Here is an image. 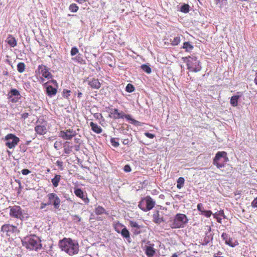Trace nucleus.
Masks as SVG:
<instances>
[{
  "mask_svg": "<svg viewBox=\"0 0 257 257\" xmlns=\"http://www.w3.org/2000/svg\"><path fill=\"white\" fill-rule=\"evenodd\" d=\"M30 172V171L27 169H24L22 170V173L24 175H27L29 174Z\"/></svg>",
  "mask_w": 257,
  "mask_h": 257,
  "instance_id": "6e6d98bb",
  "label": "nucleus"
},
{
  "mask_svg": "<svg viewBox=\"0 0 257 257\" xmlns=\"http://www.w3.org/2000/svg\"><path fill=\"white\" fill-rule=\"evenodd\" d=\"M120 233H121V235H122V236L123 238H125L126 240L128 242H131V237H130V232L126 229V228L125 227H124L123 228V229L121 231V232Z\"/></svg>",
  "mask_w": 257,
  "mask_h": 257,
  "instance_id": "aec40b11",
  "label": "nucleus"
},
{
  "mask_svg": "<svg viewBox=\"0 0 257 257\" xmlns=\"http://www.w3.org/2000/svg\"><path fill=\"white\" fill-rule=\"evenodd\" d=\"M35 131L37 134L40 135H43L47 132L46 126L45 125H37L35 127Z\"/></svg>",
  "mask_w": 257,
  "mask_h": 257,
  "instance_id": "6ab92c4d",
  "label": "nucleus"
},
{
  "mask_svg": "<svg viewBox=\"0 0 257 257\" xmlns=\"http://www.w3.org/2000/svg\"><path fill=\"white\" fill-rule=\"evenodd\" d=\"M72 59L74 61H75L78 62V63H81V61H83L82 58L80 54H79L75 57L72 58Z\"/></svg>",
  "mask_w": 257,
  "mask_h": 257,
  "instance_id": "79ce46f5",
  "label": "nucleus"
},
{
  "mask_svg": "<svg viewBox=\"0 0 257 257\" xmlns=\"http://www.w3.org/2000/svg\"><path fill=\"white\" fill-rule=\"evenodd\" d=\"M184 179L183 177H179L177 180V187L179 189H181L184 185Z\"/></svg>",
  "mask_w": 257,
  "mask_h": 257,
  "instance_id": "2f4dec72",
  "label": "nucleus"
},
{
  "mask_svg": "<svg viewBox=\"0 0 257 257\" xmlns=\"http://www.w3.org/2000/svg\"><path fill=\"white\" fill-rule=\"evenodd\" d=\"M123 170L125 172H130L131 171V168L130 166L128 165H126L124 166Z\"/></svg>",
  "mask_w": 257,
  "mask_h": 257,
  "instance_id": "864d4df0",
  "label": "nucleus"
},
{
  "mask_svg": "<svg viewBox=\"0 0 257 257\" xmlns=\"http://www.w3.org/2000/svg\"><path fill=\"white\" fill-rule=\"evenodd\" d=\"M61 178V175H55L54 177L51 179V182L55 187H57L59 185Z\"/></svg>",
  "mask_w": 257,
  "mask_h": 257,
  "instance_id": "393cba45",
  "label": "nucleus"
},
{
  "mask_svg": "<svg viewBox=\"0 0 257 257\" xmlns=\"http://www.w3.org/2000/svg\"><path fill=\"white\" fill-rule=\"evenodd\" d=\"M229 237H230L228 236V235L225 232L222 233L221 234V238L223 240L225 241V243H226V240H227Z\"/></svg>",
  "mask_w": 257,
  "mask_h": 257,
  "instance_id": "a18cd8bd",
  "label": "nucleus"
},
{
  "mask_svg": "<svg viewBox=\"0 0 257 257\" xmlns=\"http://www.w3.org/2000/svg\"><path fill=\"white\" fill-rule=\"evenodd\" d=\"M155 204V201L151 196H147L140 200L138 207L143 211L147 212L152 209Z\"/></svg>",
  "mask_w": 257,
  "mask_h": 257,
  "instance_id": "20e7f679",
  "label": "nucleus"
},
{
  "mask_svg": "<svg viewBox=\"0 0 257 257\" xmlns=\"http://www.w3.org/2000/svg\"><path fill=\"white\" fill-rule=\"evenodd\" d=\"M145 135L150 138V139H153L154 137H155V135L154 134H151V133H145Z\"/></svg>",
  "mask_w": 257,
  "mask_h": 257,
  "instance_id": "5fc2aeb1",
  "label": "nucleus"
},
{
  "mask_svg": "<svg viewBox=\"0 0 257 257\" xmlns=\"http://www.w3.org/2000/svg\"><path fill=\"white\" fill-rule=\"evenodd\" d=\"M56 164L61 169V170H63V163L62 161H57Z\"/></svg>",
  "mask_w": 257,
  "mask_h": 257,
  "instance_id": "3c124183",
  "label": "nucleus"
},
{
  "mask_svg": "<svg viewBox=\"0 0 257 257\" xmlns=\"http://www.w3.org/2000/svg\"><path fill=\"white\" fill-rule=\"evenodd\" d=\"M116 138H111L110 139V143L111 144V145L114 148H117L119 145L118 142L116 141Z\"/></svg>",
  "mask_w": 257,
  "mask_h": 257,
  "instance_id": "e433bc0d",
  "label": "nucleus"
},
{
  "mask_svg": "<svg viewBox=\"0 0 257 257\" xmlns=\"http://www.w3.org/2000/svg\"><path fill=\"white\" fill-rule=\"evenodd\" d=\"M62 146V142L60 141H56L54 144V147L57 150H59Z\"/></svg>",
  "mask_w": 257,
  "mask_h": 257,
  "instance_id": "a19ab883",
  "label": "nucleus"
},
{
  "mask_svg": "<svg viewBox=\"0 0 257 257\" xmlns=\"http://www.w3.org/2000/svg\"><path fill=\"white\" fill-rule=\"evenodd\" d=\"M90 125L91 127L92 130L97 133V134H100L102 132V129L100 126L97 125L96 123H94L93 122H91L90 123Z\"/></svg>",
  "mask_w": 257,
  "mask_h": 257,
  "instance_id": "b1692460",
  "label": "nucleus"
},
{
  "mask_svg": "<svg viewBox=\"0 0 257 257\" xmlns=\"http://www.w3.org/2000/svg\"><path fill=\"white\" fill-rule=\"evenodd\" d=\"M125 90L127 92L131 93L135 90V87L133 85L128 83L125 87Z\"/></svg>",
  "mask_w": 257,
  "mask_h": 257,
  "instance_id": "f704fd0d",
  "label": "nucleus"
},
{
  "mask_svg": "<svg viewBox=\"0 0 257 257\" xmlns=\"http://www.w3.org/2000/svg\"><path fill=\"white\" fill-rule=\"evenodd\" d=\"M252 206L254 207H257V197L254 198L253 201L252 202Z\"/></svg>",
  "mask_w": 257,
  "mask_h": 257,
  "instance_id": "13d9d810",
  "label": "nucleus"
},
{
  "mask_svg": "<svg viewBox=\"0 0 257 257\" xmlns=\"http://www.w3.org/2000/svg\"><path fill=\"white\" fill-rule=\"evenodd\" d=\"M256 74H257V72H255V77L254 79V82L255 83V84H257V75H256Z\"/></svg>",
  "mask_w": 257,
  "mask_h": 257,
  "instance_id": "774afa93",
  "label": "nucleus"
},
{
  "mask_svg": "<svg viewBox=\"0 0 257 257\" xmlns=\"http://www.w3.org/2000/svg\"><path fill=\"white\" fill-rule=\"evenodd\" d=\"M180 37L179 36H177L176 37H174L173 39L170 40V42H171V44L173 46H176L179 44L180 42Z\"/></svg>",
  "mask_w": 257,
  "mask_h": 257,
  "instance_id": "c756f323",
  "label": "nucleus"
},
{
  "mask_svg": "<svg viewBox=\"0 0 257 257\" xmlns=\"http://www.w3.org/2000/svg\"><path fill=\"white\" fill-rule=\"evenodd\" d=\"M101 116V117H102L101 114H100V113H95V114H94V116H95V117H96L97 118H98V116Z\"/></svg>",
  "mask_w": 257,
  "mask_h": 257,
  "instance_id": "338daca9",
  "label": "nucleus"
},
{
  "mask_svg": "<svg viewBox=\"0 0 257 257\" xmlns=\"http://www.w3.org/2000/svg\"><path fill=\"white\" fill-rule=\"evenodd\" d=\"M192 59L195 62L193 63V65H192L193 62L190 60H188L187 61V69L190 71L194 72L200 71L202 67L200 64L199 61L197 60V58L196 57L192 58Z\"/></svg>",
  "mask_w": 257,
  "mask_h": 257,
  "instance_id": "9d476101",
  "label": "nucleus"
},
{
  "mask_svg": "<svg viewBox=\"0 0 257 257\" xmlns=\"http://www.w3.org/2000/svg\"><path fill=\"white\" fill-rule=\"evenodd\" d=\"M48 205H49V204H48V202L47 203H42L41 204V207H40V208L41 209H43L46 206H48Z\"/></svg>",
  "mask_w": 257,
  "mask_h": 257,
  "instance_id": "bf43d9fd",
  "label": "nucleus"
},
{
  "mask_svg": "<svg viewBox=\"0 0 257 257\" xmlns=\"http://www.w3.org/2000/svg\"><path fill=\"white\" fill-rule=\"evenodd\" d=\"M220 215V216H223L224 218H225V216H224V214L223 213V210H220L218 212V213H217V215Z\"/></svg>",
  "mask_w": 257,
  "mask_h": 257,
  "instance_id": "680f3d73",
  "label": "nucleus"
},
{
  "mask_svg": "<svg viewBox=\"0 0 257 257\" xmlns=\"http://www.w3.org/2000/svg\"><path fill=\"white\" fill-rule=\"evenodd\" d=\"M47 197L49 205H53L55 209H58L60 207L61 200L56 194L51 193L47 195Z\"/></svg>",
  "mask_w": 257,
  "mask_h": 257,
  "instance_id": "1a4fd4ad",
  "label": "nucleus"
},
{
  "mask_svg": "<svg viewBox=\"0 0 257 257\" xmlns=\"http://www.w3.org/2000/svg\"><path fill=\"white\" fill-rule=\"evenodd\" d=\"M182 48L185 49L186 52L191 51L193 48V46L189 42H185L183 43Z\"/></svg>",
  "mask_w": 257,
  "mask_h": 257,
  "instance_id": "a878e982",
  "label": "nucleus"
},
{
  "mask_svg": "<svg viewBox=\"0 0 257 257\" xmlns=\"http://www.w3.org/2000/svg\"><path fill=\"white\" fill-rule=\"evenodd\" d=\"M25 64L23 62H20L17 65V70L19 72L23 73L25 69Z\"/></svg>",
  "mask_w": 257,
  "mask_h": 257,
  "instance_id": "7c9ffc66",
  "label": "nucleus"
},
{
  "mask_svg": "<svg viewBox=\"0 0 257 257\" xmlns=\"http://www.w3.org/2000/svg\"><path fill=\"white\" fill-rule=\"evenodd\" d=\"M22 241L23 245L30 250L38 251L42 248L40 239L34 234L24 237Z\"/></svg>",
  "mask_w": 257,
  "mask_h": 257,
  "instance_id": "f03ea898",
  "label": "nucleus"
},
{
  "mask_svg": "<svg viewBox=\"0 0 257 257\" xmlns=\"http://www.w3.org/2000/svg\"><path fill=\"white\" fill-rule=\"evenodd\" d=\"M5 140L7 141L6 146L10 149L15 148L20 142V139L12 134L7 135L5 137Z\"/></svg>",
  "mask_w": 257,
  "mask_h": 257,
  "instance_id": "0eeeda50",
  "label": "nucleus"
},
{
  "mask_svg": "<svg viewBox=\"0 0 257 257\" xmlns=\"http://www.w3.org/2000/svg\"><path fill=\"white\" fill-rule=\"evenodd\" d=\"M95 213L96 215H101L102 214H107L106 212L105 209L100 206H98L97 207H96L95 209Z\"/></svg>",
  "mask_w": 257,
  "mask_h": 257,
  "instance_id": "cd10ccee",
  "label": "nucleus"
},
{
  "mask_svg": "<svg viewBox=\"0 0 257 257\" xmlns=\"http://www.w3.org/2000/svg\"><path fill=\"white\" fill-rule=\"evenodd\" d=\"M187 216L182 213L177 214L172 220H170V226L172 228H183L188 223Z\"/></svg>",
  "mask_w": 257,
  "mask_h": 257,
  "instance_id": "7ed1b4c3",
  "label": "nucleus"
},
{
  "mask_svg": "<svg viewBox=\"0 0 257 257\" xmlns=\"http://www.w3.org/2000/svg\"><path fill=\"white\" fill-rule=\"evenodd\" d=\"M225 244L228 245L231 247H234L236 245H237L238 243L236 240L229 237V238H228L227 240H226Z\"/></svg>",
  "mask_w": 257,
  "mask_h": 257,
  "instance_id": "bb28decb",
  "label": "nucleus"
},
{
  "mask_svg": "<svg viewBox=\"0 0 257 257\" xmlns=\"http://www.w3.org/2000/svg\"><path fill=\"white\" fill-rule=\"evenodd\" d=\"M69 10L71 12L75 13L78 10V7L76 4H71L69 7Z\"/></svg>",
  "mask_w": 257,
  "mask_h": 257,
  "instance_id": "4c0bfd02",
  "label": "nucleus"
},
{
  "mask_svg": "<svg viewBox=\"0 0 257 257\" xmlns=\"http://www.w3.org/2000/svg\"><path fill=\"white\" fill-rule=\"evenodd\" d=\"M217 212L214 213V214H213L214 217L216 218L217 221L218 222L221 223V219L220 218H218V217H217Z\"/></svg>",
  "mask_w": 257,
  "mask_h": 257,
  "instance_id": "052dcab7",
  "label": "nucleus"
},
{
  "mask_svg": "<svg viewBox=\"0 0 257 257\" xmlns=\"http://www.w3.org/2000/svg\"><path fill=\"white\" fill-rule=\"evenodd\" d=\"M20 148L23 152H25L26 150V149L24 145L23 146L21 145L20 146Z\"/></svg>",
  "mask_w": 257,
  "mask_h": 257,
  "instance_id": "e2e57ef3",
  "label": "nucleus"
},
{
  "mask_svg": "<svg viewBox=\"0 0 257 257\" xmlns=\"http://www.w3.org/2000/svg\"><path fill=\"white\" fill-rule=\"evenodd\" d=\"M153 221L155 223L160 224L161 222H164L163 213L160 212L158 210H155L153 215Z\"/></svg>",
  "mask_w": 257,
  "mask_h": 257,
  "instance_id": "4468645a",
  "label": "nucleus"
},
{
  "mask_svg": "<svg viewBox=\"0 0 257 257\" xmlns=\"http://www.w3.org/2000/svg\"><path fill=\"white\" fill-rule=\"evenodd\" d=\"M74 193L76 195V196L79 198L82 196L84 194L83 191L79 188L76 189L74 191Z\"/></svg>",
  "mask_w": 257,
  "mask_h": 257,
  "instance_id": "c9c22d12",
  "label": "nucleus"
},
{
  "mask_svg": "<svg viewBox=\"0 0 257 257\" xmlns=\"http://www.w3.org/2000/svg\"><path fill=\"white\" fill-rule=\"evenodd\" d=\"M212 214V212L210 210H204L203 212L201 213L202 215H204L207 217H209L211 214Z\"/></svg>",
  "mask_w": 257,
  "mask_h": 257,
  "instance_id": "c03bdc74",
  "label": "nucleus"
},
{
  "mask_svg": "<svg viewBox=\"0 0 257 257\" xmlns=\"http://www.w3.org/2000/svg\"><path fill=\"white\" fill-rule=\"evenodd\" d=\"M238 94L236 95L232 96L230 98V104L233 106H236L238 104V100L241 96V95H239L240 92L237 93Z\"/></svg>",
  "mask_w": 257,
  "mask_h": 257,
  "instance_id": "4be33fe9",
  "label": "nucleus"
},
{
  "mask_svg": "<svg viewBox=\"0 0 257 257\" xmlns=\"http://www.w3.org/2000/svg\"><path fill=\"white\" fill-rule=\"evenodd\" d=\"M10 215L11 217L21 220L24 218V210L19 206L10 207Z\"/></svg>",
  "mask_w": 257,
  "mask_h": 257,
  "instance_id": "6e6552de",
  "label": "nucleus"
},
{
  "mask_svg": "<svg viewBox=\"0 0 257 257\" xmlns=\"http://www.w3.org/2000/svg\"><path fill=\"white\" fill-rule=\"evenodd\" d=\"M109 116L114 119L123 118L125 116V114L122 112H118V110L116 108L111 109Z\"/></svg>",
  "mask_w": 257,
  "mask_h": 257,
  "instance_id": "dca6fc26",
  "label": "nucleus"
},
{
  "mask_svg": "<svg viewBox=\"0 0 257 257\" xmlns=\"http://www.w3.org/2000/svg\"><path fill=\"white\" fill-rule=\"evenodd\" d=\"M130 224L131 227H133V228H141V225H139L138 223H137L136 222L131 221L130 222Z\"/></svg>",
  "mask_w": 257,
  "mask_h": 257,
  "instance_id": "ea45409f",
  "label": "nucleus"
},
{
  "mask_svg": "<svg viewBox=\"0 0 257 257\" xmlns=\"http://www.w3.org/2000/svg\"><path fill=\"white\" fill-rule=\"evenodd\" d=\"M149 245L145 247V253L148 257H153L156 253V249L154 248V244H151L150 241L147 242Z\"/></svg>",
  "mask_w": 257,
  "mask_h": 257,
  "instance_id": "2eb2a0df",
  "label": "nucleus"
},
{
  "mask_svg": "<svg viewBox=\"0 0 257 257\" xmlns=\"http://www.w3.org/2000/svg\"><path fill=\"white\" fill-rule=\"evenodd\" d=\"M124 117H125L127 120H130L132 121V123L134 124H137L139 121L131 118V116L130 115H125Z\"/></svg>",
  "mask_w": 257,
  "mask_h": 257,
  "instance_id": "37998d69",
  "label": "nucleus"
},
{
  "mask_svg": "<svg viewBox=\"0 0 257 257\" xmlns=\"http://www.w3.org/2000/svg\"><path fill=\"white\" fill-rule=\"evenodd\" d=\"M83 201L86 204L88 203L89 202V199L87 197H85Z\"/></svg>",
  "mask_w": 257,
  "mask_h": 257,
  "instance_id": "69168bd1",
  "label": "nucleus"
},
{
  "mask_svg": "<svg viewBox=\"0 0 257 257\" xmlns=\"http://www.w3.org/2000/svg\"><path fill=\"white\" fill-rule=\"evenodd\" d=\"M197 209L198 210V211H199L200 212H201V214L203 212V211L204 210V208L203 207V205H202V203H199L198 204L197 206Z\"/></svg>",
  "mask_w": 257,
  "mask_h": 257,
  "instance_id": "8fccbe9b",
  "label": "nucleus"
},
{
  "mask_svg": "<svg viewBox=\"0 0 257 257\" xmlns=\"http://www.w3.org/2000/svg\"><path fill=\"white\" fill-rule=\"evenodd\" d=\"M86 81L88 82V85L93 89H98L100 87V83L97 79L87 78Z\"/></svg>",
  "mask_w": 257,
  "mask_h": 257,
  "instance_id": "f3484780",
  "label": "nucleus"
},
{
  "mask_svg": "<svg viewBox=\"0 0 257 257\" xmlns=\"http://www.w3.org/2000/svg\"><path fill=\"white\" fill-rule=\"evenodd\" d=\"M59 245L62 250L70 255L77 254L79 251V245L77 241L71 238H65L60 240Z\"/></svg>",
  "mask_w": 257,
  "mask_h": 257,
  "instance_id": "f257e3e1",
  "label": "nucleus"
},
{
  "mask_svg": "<svg viewBox=\"0 0 257 257\" xmlns=\"http://www.w3.org/2000/svg\"><path fill=\"white\" fill-rule=\"evenodd\" d=\"M76 135L75 131L72 129H68L65 131H61L59 136L64 140H70Z\"/></svg>",
  "mask_w": 257,
  "mask_h": 257,
  "instance_id": "9b49d317",
  "label": "nucleus"
},
{
  "mask_svg": "<svg viewBox=\"0 0 257 257\" xmlns=\"http://www.w3.org/2000/svg\"><path fill=\"white\" fill-rule=\"evenodd\" d=\"M124 227L125 226L119 222L115 223L114 225L115 230L118 233L121 232Z\"/></svg>",
  "mask_w": 257,
  "mask_h": 257,
  "instance_id": "c85d7f7f",
  "label": "nucleus"
},
{
  "mask_svg": "<svg viewBox=\"0 0 257 257\" xmlns=\"http://www.w3.org/2000/svg\"><path fill=\"white\" fill-rule=\"evenodd\" d=\"M1 231L3 234H6L7 236H11L12 235H16L19 232L17 226L10 224H5L2 226Z\"/></svg>",
  "mask_w": 257,
  "mask_h": 257,
  "instance_id": "423d86ee",
  "label": "nucleus"
},
{
  "mask_svg": "<svg viewBox=\"0 0 257 257\" xmlns=\"http://www.w3.org/2000/svg\"><path fill=\"white\" fill-rule=\"evenodd\" d=\"M71 148L72 147H70V146H68V147H66V146H64V152L65 154H69L70 153V152H71Z\"/></svg>",
  "mask_w": 257,
  "mask_h": 257,
  "instance_id": "de8ad7c7",
  "label": "nucleus"
},
{
  "mask_svg": "<svg viewBox=\"0 0 257 257\" xmlns=\"http://www.w3.org/2000/svg\"><path fill=\"white\" fill-rule=\"evenodd\" d=\"M70 90H68L66 89H64L63 91V97L65 98H68V96L70 95Z\"/></svg>",
  "mask_w": 257,
  "mask_h": 257,
  "instance_id": "49530a36",
  "label": "nucleus"
},
{
  "mask_svg": "<svg viewBox=\"0 0 257 257\" xmlns=\"http://www.w3.org/2000/svg\"><path fill=\"white\" fill-rule=\"evenodd\" d=\"M122 144L124 145H127L129 144L130 143V140L129 139L127 138V139H122Z\"/></svg>",
  "mask_w": 257,
  "mask_h": 257,
  "instance_id": "4d7b16f0",
  "label": "nucleus"
},
{
  "mask_svg": "<svg viewBox=\"0 0 257 257\" xmlns=\"http://www.w3.org/2000/svg\"><path fill=\"white\" fill-rule=\"evenodd\" d=\"M21 97L20 92L16 89H12L9 93V98L13 103L19 102Z\"/></svg>",
  "mask_w": 257,
  "mask_h": 257,
  "instance_id": "f8f14e48",
  "label": "nucleus"
},
{
  "mask_svg": "<svg viewBox=\"0 0 257 257\" xmlns=\"http://www.w3.org/2000/svg\"><path fill=\"white\" fill-rule=\"evenodd\" d=\"M46 92L49 96L52 97L56 94L57 90L53 86L49 85L46 87Z\"/></svg>",
  "mask_w": 257,
  "mask_h": 257,
  "instance_id": "412c9836",
  "label": "nucleus"
},
{
  "mask_svg": "<svg viewBox=\"0 0 257 257\" xmlns=\"http://www.w3.org/2000/svg\"><path fill=\"white\" fill-rule=\"evenodd\" d=\"M79 52L78 49L76 47H73L72 48L70 54L72 56H75L77 54H78Z\"/></svg>",
  "mask_w": 257,
  "mask_h": 257,
  "instance_id": "58836bf2",
  "label": "nucleus"
},
{
  "mask_svg": "<svg viewBox=\"0 0 257 257\" xmlns=\"http://www.w3.org/2000/svg\"><path fill=\"white\" fill-rule=\"evenodd\" d=\"M213 239V234L211 232V227H209L208 232L206 233L205 236L202 241V245H206Z\"/></svg>",
  "mask_w": 257,
  "mask_h": 257,
  "instance_id": "a211bd4d",
  "label": "nucleus"
},
{
  "mask_svg": "<svg viewBox=\"0 0 257 257\" xmlns=\"http://www.w3.org/2000/svg\"><path fill=\"white\" fill-rule=\"evenodd\" d=\"M71 216H72L73 220L74 221H76V222H80L81 220V217L77 215H72Z\"/></svg>",
  "mask_w": 257,
  "mask_h": 257,
  "instance_id": "09e8293b",
  "label": "nucleus"
},
{
  "mask_svg": "<svg viewBox=\"0 0 257 257\" xmlns=\"http://www.w3.org/2000/svg\"><path fill=\"white\" fill-rule=\"evenodd\" d=\"M7 43L12 47L17 46V41L16 39L11 35H10L6 40Z\"/></svg>",
  "mask_w": 257,
  "mask_h": 257,
  "instance_id": "5701e85b",
  "label": "nucleus"
},
{
  "mask_svg": "<svg viewBox=\"0 0 257 257\" xmlns=\"http://www.w3.org/2000/svg\"><path fill=\"white\" fill-rule=\"evenodd\" d=\"M141 68L144 72H146L148 74H150L151 72V68L149 66L146 64L142 65L141 66Z\"/></svg>",
  "mask_w": 257,
  "mask_h": 257,
  "instance_id": "473e14b6",
  "label": "nucleus"
},
{
  "mask_svg": "<svg viewBox=\"0 0 257 257\" xmlns=\"http://www.w3.org/2000/svg\"><path fill=\"white\" fill-rule=\"evenodd\" d=\"M49 68L43 65H40L38 68V71L40 74L48 79L52 78V74L49 71Z\"/></svg>",
  "mask_w": 257,
  "mask_h": 257,
  "instance_id": "ddd939ff",
  "label": "nucleus"
},
{
  "mask_svg": "<svg viewBox=\"0 0 257 257\" xmlns=\"http://www.w3.org/2000/svg\"><path fill=\"white\" fill-rule=\"evenodd\" d=\"M189 6L187 4H184L182 5L180 8V11L182 12L187 13L189 12Z\"/></svg>",
  "mask_w": 257,
  "mask_h": 257,
  "instance_id": "72a5a7b5",
  "label": "nucleus"
},
{
  "mask_svg": "<svg viewBox=\"0 0 257 257\" xmlns=\"http://www.w3.org/2000/svg\"><path fill=\"white\" fill-rule=\"evenodd\" d=\"M29 116V114L28 113H24L22 115V117L24 118V119L27 118Z\"/></svg>",
  "mask_w": 257,
  "mask_h": 257,
  "instance_id": "0e129e2a",
  "label": "nucleus"
},
{
  "mask_svg": "<svg viewBox=\"0 0 257 257\" xmlns=\"http://www.w3.org/2000/svg\"><path fill=\"white\" fill-rule=\"evenodd\" d=\"M133 232L135 235H138L141 233L140 228H133Z\"/></svg>",
  "mask_w": 257,
  "mask_h": 257,
  "instance_id": "603ef678",
  "label": "nucleus"
},
{
  "mask_svg": "<svg viewBox=\"0 0 257 257\" xmlns=\"http://www.w3.org/2000/svg\"><path fill=\"white\" fill-rule=\"evenodd\" d=\"M227 160L226 152H218L214 158L213 164L216 166L218 168H221L224 166V163Z\"/></svg>",
  "mask_w": 257,
  "mask_h": 257,
  "instance_id": "39448f33",
  "label": "nucleus"
}]
</instances>
